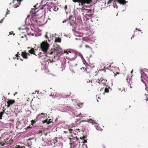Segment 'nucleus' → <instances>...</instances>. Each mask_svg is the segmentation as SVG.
Returning <instances> with one entry per match:
<instances>
[{"mask_svg": "<svg viewBox=\"0 0 148 148\" xmlns=\"http://www.w3.org/2000/svg\"><path fill=\"white\" fill-rule=\"evenodd\" d=\"M92 1V0H73L74 2L79 3V5L82 7L83 12L89 13L90 16H91L93 14L92 10L90 8L91 5H89Z\"/></svg>", "mask_w": 148, "mask_h": 148, "instance_id": "f257e3e1", "label": "nucleus"}, {"mask_svg": "<svg viewBox=\"0 0 148 148\" xmlns=\"http://www.w3.org/2000/svg\"><path fill=\"white\" fill-rule=\"evenodd\" d=\"M71 148H79L80 146L79 139L77 137L70 138Z\"/></svg>", "mask_w": 148, "mask_h": 148, "instance_id": "f03ea898", "label": "nucleus"}, {"mask_svg": "<svg viewBox=\"0 0 148 148\" xmlns=\"http://www.w3.org/2000/svg\"><path fill=\"white\" fill-rule=\"evenodd\" d=\"M49 3H48V2L47 3L45 4H44L43 5L41 6H40L39 7L38 10H37L38 9L36 7L37 5L38 4H37L36 5H35L34 6V7L35 8V12L34 14H35L36 16H41V14H42V12H40V10H42L44 8V7H45L46 6H47L49 5Z\"/></svg>", "mask_w": 148, "mask_h": 148, "instance_id": "7ed1b4c3", "label": "nucleus"}, {"mask_svg": "<svg viewBox=\"0 0 148 148\" xmlns=\"http://www.w3.org/2000/svg\"><path fill=\"white\" fill-rule=\"evenodd\" d=\"M49 45L47 42H43L41 44V47L42 50L44 52H46L48 49Z\"/></svg>", "mask_w": 148, "mask_h": 148, "instance_id": "20e7f679", "label": "nucleus"}, {"mask_svg": "<svg viewBox=\"0 0 148 148\" xmlns=\"http://www.w3.org/2000/svg\"><path fill=\"white\" fill-rule=\"evenodd\" d=\"M67 25L70 27V29L73 31H74L76 29V24L75 23H71L69 22L67 23Z\"/></svg>", "mask_w": 148, "mask_h": 148, "instance_id": "39448f33", "label": "nucleus"}, {"mask_svg": "<svg viewBox=\"0 0 148 148\" xmlns=\"http://www.w3.org/2000/svg\"><path fill=\"white\" fill-rule=\"evenodd\" d=\"M88 38H82V39L80 38H76L75 39L76 40H78L79 41H81V42H82V41L83 40L86 41L87 42L90 43H92L93 42V41L92 40H90Z\"/></svg>", "mask_w": 148, "mask_h": 148, "instance_id": "423d86ee", "label": "nucleus"}, {"mask_svg": "<svg viewBox=\"0 0 148 148\" xmlns=\"http://www.w3.org/2000/svg\"><path fill=\"white\" fill-rule=\"evenodd\" d=\"M47 116V114L42 113L41 114H39L36 117V119L38 120H39L42 118H45Z\"/></svg>", "mask_w": 148, "mask_h": 148, "instance_id": "0eeeda50", "label": "nucleus"}, {"mask_svg": "<svg viewBox=\"0 0 148 148\" xmlns=\"http://www.w3.org/2000/svg\"><path fill=\"white\" fill-rule=\"evenodd\" d=\"M142 33V32H141V30L139 29H138L136 28V30L134 31V34L133 35V37H134V36H136L138 34H141Z\"/></svg>", "mask_w": 148, "mask_h": 148, "instance_id": "6e6552de", "label": "nucleus"}, {"mask_svg": "<svg viewBox=\"0 0 148 148\" xmlns=\"http://www.w3.org/2000/svg\"><path fill=\"white\" fill-rule=\"evenodd\" d=\"M76 12H77V14L78 15H80V14L82 13V14H83V10L82 8H77V9Z\"/></svg>", "mask_w": 148, "mask_h": 148, "instance_id": "1a4fd4ad", "label": "nucleus"}, {"mask_svg": "<svg viewBox=\"0 0 148 148\" xmlns=\"http://www.w3.org/2000/svg\"><path fill=\"white\" fill-rule=\"evenodd\" d=\"M59 9V8L56 6H54V5L51 7L50 9L49 10L50 11H51V10H54L55 11H56Z\"/></svg>", "mask_w": 148, "mask_h": 148, "instance_id": "9d476101", "label": "nucleus"}, {"mask_svg": "<svg viewBox=\"0 0 148 148\" xmlns=\"http://www.w3.org/2000/svg\"><path fill=\"white\" fill-rule=\"evenodd\" d=\"M30 21L32 23L35 24L36 23H37V20L35 16H33L30 18Z\"/></svg>", "mask_w": 148, "mask_h": 148, "instance_id": "9b49d317", "label": "nucleus"}, {"mask_svg": "<svg viewBox=\"0 0 148 148\" xmlns=\"http://www.w3.org/2000/svg\"><path fill=\"white\" fill-rule=\"evenodd\" d=\"M56 36H58V35L56 34H55L51 35V34L49 33H47L45 35V37H55Z\"/></svg>", "mask_w": 148, "mask_h": 148, "instance_id": "f8f14e48", "label": "nucleus"}, {"mask_svg": "<svg viewBox=\"0 0 148 148\" xmlns=\"http://www.w3.org/2000/svg\"><path fill=\"white\" fill-rule=\"evenodd\" d=\"M117 1L118 3H119L120 4H125L127 2L125 0H115L114 2Z\"/></svg>", "mask_w": 148, "mask_h": 148, "instance_id": "ddd939ff", "label": "nucleus"}, {"mask_svg": "<svg viewBox=\"0 0 148 148\" xmlns=\"http://www.w3.org/2000/svg\"><path fill=\"white\" fill-rule=\"evenodd\" d=\"M53 49L55 50L59 51H60L61 50V49L60 48V46L58 45L54 46L53 47Z\"/></svg>", "mask_w": 148, "mask_h": 148, "instance_id": "4468645a", "label": "nucleus"}, {"mask_svg": "<svg viewBox=\"0 0 148 148\" xmlns=\"http://www.w3.org/2000/svg\"><path fill=\"white\" fill-rule=\"evenodd\" d=\"M15 103V101L14 100H9L8 101V107H9L10 105H12Z\"/></svg>", "mask_w": 148, "mask_h": 148, "instance_id": "2eb2a0df", "label": "nucleus"}, {"mask_svg": "<svg viewBox=\"0 0 148 148\" xmlns=\"http://www.w3.org/2000/svg\"><path fill=\"white\" fill-rule=\"evenodd\" d=\"M66 53L67 54L69 55L70 57L75 56V54L74 52H71L70 51H69L68 52L66 51Z\"/></svg>", "mask_w": 148, "mask_h": 148, "instance_id": "dca6fc26", "label": "nucleus"}, {"mask_svg": "<svg viewBox=\"0 0 148 148\" xmlns=\"http://www.w3.org/2000/svg\"><path fill=\"white\" fill-rule=\"evenodd\" d=\"M72 17V16L71 15L70 16H69V18H66V19L64 20L62 22L63 23H65L67 22H69L70 21V19Z\"/></svg>", "mask_w": 148, "mask_h": 148, "instance_id": "f3484780", "label": "nucleus"}, {"mask_svg": "<svg viewBox=\"0 0 148 148\" xmlns=\"http://www.w3.org/2000/svg\"><path fill=\"white\" fill-rule=\"evenodd\" d=\"M106 82V80L103 79L102 80L101 79V80H99V83L100 84H103V85H105Z\"/></svg>", "mask_w": 148, "mask_h": 148, "instance_id": "a211bd4d", "label": "nucleus"}, {"mask_svg": "<svg viewBox=\"0 0 148 148\" xmlns=\"http://www.w3.org/2000/svg\"><path fill=\"white\" fill-rule=\"evenodd\" d=\"M22 56L23 57L27 59V55H28L29 56L30 55V54L29 53H24V52H22Z\"/></svg>", "mask_w": 148, "mask_h": 148, "instance_id": "6ab92c4d", "label": "nucleus"}, {"mask_svg": "<svg viewBox=\"0 0 148 148\" xmlns=\"http://www.w3.org/2000/svg\"><path fill=\"white\" fill-rule=\"evenodd\" d=\"M85 121L89 123H96L95 121L94 120H92L91 119H90L88 120L87 121Z\"/></svg>", "mask_w": 148, "mask_h": 148, "instance_id": "aec40b11", "label": "nucleus"}, {"mask_svg": "<svg viewBox=\"0 0 148 148\" xmlns=\"http://www.w3.org/2000/svg\"><path fill=\"white\" fill-rule=\"evenodd\" d=\"M55 42H61V39L60 38H57L55 39Z\"/></svg>", "mask_w": 148, "mask_h": 148, "instance_id": "412c9836", "label": "nucleus"}, {"mask_svg": "<svg viewBox=\"0 0 148 148\" xmlns=\"http://www.w3.org/2000/svg\"><path fill=\"white\" fill-rule=\"evenodd\" d=\"M34 49L33 48H32L31 49L29 50V52L31 54H35V53H34Z\"/></svg>", "mask_w": 148, "mask_h": 148, "instance_id": "4be33fe9", "label": "nucleus"}, {"mask_svg": "<svg viewBox=\"0 0 148 148\" xmlns=\"http://www.w3.org/2000/svg\"><path fill=\"white\" fill-rule=\"evenodd\" d=\"M51 119H49V120L48 119V122L47 123V124H49L51 123L52 121H51Z\"/></svg>", "mask_w": 148, "mask_h": 148, "instance_id": "5701e85b", "label": "nucleus"}, {"mask_svg": "<svg viewBox=\"0 0 148 148\" xmlns=\"http://www.w3.org/2000/svg\"><path fill=\"white\" fill-rule=\"evenodd\" d=\"M48 119H47L46 120H44L42 121V123H47V122H48Z\"/></svg>", "mask_w": 148, "mask_h": 148, "instance_id": "b1692460", "label": "nucleus"}, {"mask_svg": "<svg viewBox=\"0 0 148 148\" xmlns=\"http://www.w3.org/2000/svg\"><path fill=\"white\" fill-rule=\"evenodd\" d=\"M10 34L9 35H12L13 34V36H14L15 34L13 32V31L10 32L9 33Z\"/></svg>", "mask_w": 148, "mask_h": 148, "instance_id": "393cba45", "label": "nucleus"}, {"mask_svg": "<svg viewBox=\"0 0 148 148\" xmlns=\"http://www.w3.org/2000/svg\"><path fill=\"white\" fill-rule=\"evenodd\" d=\"M81 115H82V114L80 113L79 114H78L77 115H76V116L77 117H83L84 116H81Z\"/></svg>", "mask_w": 148, "mask_h": 148, "instance_id": "a878e982", "label": "nucleus"}, {"mask_svg": "<svg viewBox=\"0 0 148 148\" xmlns=\"http://www.w3.org/2000/svg\"><path fill=\"white\" fill-rule=\"evenodd\" d=\"M105 92H109V90L108 88H106L105 89Z\"/></svg>", "mask_w": 148, "mask_h": 148, "instance_id": "bb28decb", "label": "nucleus"}, {"mask_svg": "<svg viewBox=\"0 0 148 148\" xmlns=\"http://www.w3.org/2000/svg\"><path fill=\"white\" fill-rule=\"evenodd\" d=\"M7 12H6V15L7 14H9L10 13V11L9 10H8V9H7Z\"/></svg>", "mask_w": 148, "mask_h": 148, "instance_id": "cd10ccee", "label": "nucleus"}, {"mask_svg": "<svg viewBox=\"0 0 148 148\" xmlns=\"http://www.w3.org/2000/svg\"><path fill=\"white\" fill-rule=\"evenodd\" d=\"M112 0H109V1H108V4H110V3H111L112 1Z\"/></svg>", "mask_w": 148, "mask_h": 148, "instance_id": "c85d7f7f", "label": "nucleus"}, {"mask_svg": "<svg viewBox=\"0 0 148 148\" xmlns=\"http://www.w3.org/2000/svg\"><path fill=\"white\" fill-rule=\"evenodd\" d=\"M64 8L65 10H66L67 9V5H65V6Z\"/></svg>", "mask_w": 148, "mask_h": 148, "instance_id": "c756f323", "label": "nucleus"}, {"mask_svg": "<svg viewBox=\"0 0 148 148\" xmlns=\"http://www.w3.org/2000/svg\"><path fill=\"white\" fill-rule=\"evenodd\" d=\"M79 129H78L77 130H76V132H75L76 133H75V134H76V135L77 134V133H78V132H77V130L79 131Z\"/></svg>", "mask_w": 148, "mask_h": 148, "instance_id": "7c9ffc66", "label": "nucleus"}, {"mask_svg": "<svg viewBox=\"0 0 148 148\" xmlns=\"http://www.w3.org/2000/svg\"><path fill=\"white\" fill-rule=\"evenodd\" d=\"M47 62H48V63H51V62L52 61H51V60H48L47 61Z\"/></svg>", "mask_w": 148, "mask_h": 148, "instance_id": "2f4dec72", "label": "nucleus"}, {"mask_svg": "<svg viewBox=\"0 0 148 148\" xmlns=\"http://www.w3.org/2000/svg\"><path fill=\"white\" fill-rule=\"evenodd\" d=\"M22 1V0H16V1H19V2L18 3V4H19V5L20 4V2L21 1Z\"/></svg>", "mask_w": 148, "mask_h": 148, "instance_id": "473e14b6", "label": "nucleus"}, {"mask_svg": "<svg viewBox=\"0 0 148 148\" xmlns=\"http://www.w3.org/2000/svg\"><path fill=\"white\" fill-rule=\"evenodd\" d=\"M79 56L82 59H84L83 56L81 54H79Z\"/></svg>", "mask_w": 148, "mask_h": 148, "instance_id": "72a5a7b5", "label": "nucleus"}, {"mask_svg": "<svg viewBox=\"0 0 148 148\" xmlns=\"http://www.w3.org/2000/svg\"><path fill=\"white\" fill-rule=\"evenodd\" d=\"M3 112H1L0 113V114L2 116V115H3Z\"/></svg>", "mask_w": 148, "mask_h": 148, "instance_id": "f704fd0d", "label": "nucleus"}, {"mask_svg": "<svg viewBox=\"0 0 148 148\" xmlns=\"http://www.w3.org/2000/svg\"><path fill=\"white\" fill-rule=\"evenodd\" d=\"M4 18H3V19H2L1 21H0V23H2V22H3V20H4Z\"/></svg>", "mask_w": 148, "mask_h": 148, "instance_id": "c9c22d12", "label": "nucleus"}, {"mask_svg": "<svg viewBox=\"0 0 148 148\" xmlns=\"http://www.w3.org/2000/svg\"><path fill=\"white\" fill-rule=\"evenodd\" d=\"M73 130L71 129H70L69 130V131L70 133H72V131Z\"/></svg>", "mask_w": 148, "mask_h": 148, "instance_id": "e433bc0d", "label": "nucleus"}, {"mask_svg": "<svg viewBox=\"0 0 148 148\" xmlns=\"http://www.w3.org/2000/svg\"><path fill=\"white\" fill-rule=\"evenodd\" d=\"M146 72H147L148 73V70L147 69H145V70H144Z\"/></svg>", "mask_w": 148, "mask_h": 148, "instance_id": "4c0bfd02", "label": "nucleus"}, {"mask_svg": "<svg viewBox=\"0 0 148 148\" xmlns=\"http://www.w3.org/2000/svg\"><path fill=\"white\" fill-rule=\"evenodd\" d=\"M29 17H30L29 15H27V17L26 19H27L28 18H29Z\"/></svg>", "mask_w": 148, "mask_h": 148, "instance_id": "58836bf2", "label": "nucleus"}, {"mask_svg": "<svg viewBox=\"0 0 148 148\" xmlns=\"http://www.w3.org/2000/svg\"><path fill=\"white\" fill-rule=\"evenodd\" d=\"M14 6H15L14 8H17V7H18V5H17L16 6H15V5Z\"/></svg>", "mask_w": 148, "mask_h": 148, "instance_id": "ea45409f", "label": "nucleus"}, {"mask_svg": "<svg viewBox=\"0 0 148 148\" xmlns=\"http://www.w3.org/2000/svg\"><path fill=\"white\" fill-rule=\"evenodd\" d=\"M14 1H15V0H13V1H12V3H14Z\"/></svg>", "mask_w": 148, "mask_h": 148, "instance_id": "a19ab883", "label": "nucleus"}, {"mask_svg": "<svg viewBox=\"0 0 148 148\" xmlns=\"http://www.w3.org/2000/svg\"><path fill=\"white\" fill-rule=\"evenodd\" d=\"M32 122L33 123H35L36 122L35 121H32Z\"/></svg>", "mask_w": 148, "mask_h": 148, "instance_id": "79ce46f5", "label": "nucleus"}, {"mask_svg": "<svg viewBox=\"0 0 148 148\" xmlns=\"http://www.w3.org/2000/svg\"><path fill=\"white\" fill-rule=\"evenodd\" d=\"M36 92L38 93H38H39V92H38V91H36L35 92Z\"/></svg>", "mask_w": 148, "mask_h": 148, "instance_id": "37998d69", "label": "nucleus"}, {"mask_svg": "<svg viewBox=\"0 0 148 148\" xmlns=\"http://www.w3.org/2000/svg\"><path fill=\"white\" fill-rule=\"evenodd\" d=\"M141 81L143 82L145 84L143 80V79H142Z\"/></svg>", "mask_w": 148, "mask_h": 148, "instance_id": "c03bdc74", "label": "nucleus"}, {"mask_svg": "<svg viewBox=\"0 0 148 148\" xmlns=\"http://www.w3.org/2000/svg\"><path fill=\"white\" fill-rule=\"evenodd\" d=\"M133 72V70H132V71L131 72V73H132Z\"/></svg>", "mask_w": 148, "mask_h": 148, "instance_id": "a18cd8bd", "label": "nucleus"}, {"mask_svg": "<svg viewBox=\"0 0 148 148\" xmlns=\"http://www.w3.org/2000/svg\"><path fill=\"white\" fill-rule=\"evenodd\" d=\"M16 94H17V92H15V94H14V96H15V95H16Z\"/></svg>", "mask_w": 148, "mask_h": 148, "instance_id": "49530a36", "label": "nucleus"}, {"mask_svg": "<svg viewBox=\"0 0 148 148\" xmlns=\"http://www.w3.org/2000/svg\"><path fill=\"white\" fill-rule=\"evenodd\" d=\"M86 47H89V46H88V45H87L86 46Z\"/></svg>", "mask_w": 148, "mask_h": 148, "instance_id": "de8ad7c7", "label": "nucleus"}, {"mask_svg": "<svg viewBox=\"0 0 148 148\" xmlns=\"http://www.w3.org/2000/svg\"><path fill=\"white\" fill-rule=\"evenodd\" d=\"M18 56V54L16 55V57Z\"/></svg>", "mask_w": 148, "mask_h": 148, "instance_id": "09e8293b", "label": "nucleus"}, {"mask_svg": "<svg viewBox=\"0 0 148 148\" xmlns=\"http://www.w3.org/2000/svg\"><path fill=\"white\" fill-rule=\"evenodd\" d=\"M50 38V39L51 40V38L50 37V38Z\"/></svg>", "mask_w": 148, "mask_h": 148, "instance_id": "8fccbe9b", "label": "nucleus"}, {"mask_svg": "<svg viewBox=\"0 0 148 148\" xmlns=\"http://www.w3.org/2000/svg\"><path fill=\"white\" fill-rule=\"evenodd\" d=\"M52 53H50V54H52Z\"/></svg>", "mask_w": 148, "mask_h": 148, "instance_id": "3c124183", "label": "nucleus"}, {"mask_svg": "<svg viewBox=\"0 0 148 148\" xmlns=\"http://www.w3.org/2000/svg\"><path fill=\"white\" fill-rule=\"evenodd\" d=\"M49 39H48V41H49Z\"/></svg>", "mask_w": 148, "mask_h": 148, "instance_id": "603ef678", "label": "nucleus"}, {"mask_svg": "<svg viewBox=\"0 0 148 148\" xmlns=\"http://www.w3.org/2000/svg\"><path fill=\"white\" fill-rule=\"evenodd\" d=\"M119 90H121V89L120 88H119Z\"/></svg>", "mask_w": 148, "mask_h": 148, "instance_id": "864d4df0", "label": "nucleus"}, {"mask_svg": "<svg viewBox=\"0 0 148 148\" xmlns=\"http://www.w3.org/2000/svg\"><path fill=\"white\" fill-rule=\"evenodd\" d=\"M148 99H146V100L147 101V100H148Z\"/></svg>", "mask_w": 148, "mask_h": 148, "instance_id": "5fc2aeb1", "label": "nucleus"}, {"mask_svg": "<svg viewBox=\"0 0 148 148\" xmlns=\"http://www.w3.org/2000/svg\"><path fill=\"white\" fill-rule=\"evenodd\" d=\"M21 37H23V36H21Z\"/></svg>", "mask_w": 148, "mask_h": 148, "instance_id": "6e6d98bb", "label": "nucleus"}, {"mask_svg": "<svg viewBox=\"0 0 148 148\" xmlns=\"http://www.w3.org/2000/svg\"><path fill=\"white\" fill-rule=\"evenodd\" d=\"M79 37H81V36H79Z\"/></svg>", "mask_w": 148, "mask_h": 148, "instance_id": "4d7b16f0", "label": "nucleus"}, {"mask_svg": "<svg viewBox=\"0 0 148 148\" xmlns=\"http://www.w3.org/2000/svg\"><path fill=\"white\" fill-rule=\"evenodd\" d=\"M119 74V73H117V74Z\"/></svg>", "mask_w": 148, "mask_h": 148, "instance_id": "13d9d810", "label": "nucleus"}, {"mask_svg": "<svg viewBox=\"0 0 148 148\" xmlns=\"http://www.w3.org/2000/svg\"><path fill=\"white\" fill-rule=\"evenodd\" d=\"M11 3H10V5H11Z\"/></svg>", "mask_w": 148, "mask_h": 148, "instance_id": "bf43d9fd", "label": "nucleus"}, {"mask_svg": "<svg viewBox=\"0 0 148 148\" xmlns=\"http://www.w3.org/2000/svg\"><path fill=\"white\" fill-rule=\"evenodd\" d=\"M28 49H29V47H28Z\"/></svg>", "mask_w": 148, "mask_h": 148, "instance_id": "052dcab7", "label": "nucleus"}]
</instances>
